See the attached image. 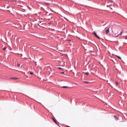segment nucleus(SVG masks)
Here are the masks:
<instances>
[{
  "instance_id": "2",
  "label": "nucleus",
  "mask_w": 127,
  "mask_h": 127,
  "mask_svg": "<svg viewBox=\"0 0 127 127\" xmlns=\"http://www.w3.org/2000/svg\"><path fill=\"white\" fill-rule=\"evenodd\" d=\"M93 33L94 34V35L96 37H97V38L98 39H100V37L97 36V35L96 33L95 32H94Z\"/></svg>"
},
{
  "instance_id": "15",
  "label": "nucleus",
  "mask_w": 127,
  "mask_h": 127,
  "mask_svg": "<svg viewBox=\"0 0 127 127\" xmlns=\"http://www.w3.org/2000/svg\"><path fill=\"white\" fill-rule=\"evenodd\" d=\"M6 49V47H4L3 48V50H5Z\"/></svg>"
},
{
  "instance_id": "14",
  "label": "nucleus",
  "mask_w": 127,
  "mask_h": 127,
  "mask_svg": "<svg viewBox=\"0 0 127 127\" xmlns=\"http://www.w3.org/2000/svg\"><path fill=\"white\" fill-rule=\"evenodd\" d=\"M124 37L125 39H127V36H124Z\"/></svg>"
},
{
  "instance_id": "7",
  "label": "nucleus",
  "mask_w": 127,
  "mask_h": 127,
  "mask_svg": "<svg viewBox=\"0 0 127 127\" xmlns=\"http://www.w3.org/2000/svg\"><path fill=\"white\" fill-rule=\"evenodd\" d=\"M115 84H116V85L118 86L119 85V83L117 81H116L115 82Z\"/></svg>"
},
{
  "instance_id": "9",
  "label": "nucleus",
  "mask_w": 127,
  "mask_h": 127,
  "mask_svg": "<svg viewBox=\"0 0 127 127\" xmlns=\"http://www.w3.org/2000/svg\"><path fill=\"white\" fill-rule=\"evenodd\" d=\"M116 56L119 59H120L121 60V58L119 56H117V55H116Z\"/></svg>"
},
{
  "instance_id": "8",
  "label": "nucleus",
  "mask_w": 127,
  "mask_h": 127,
  "mask_svg": "<svg viewBox=\"0 0 127 127\" xmlns=\"http://www.w3.org/2000/svg\"><path fill=\"white\" fill-rule=\"evenodd\" d=\"M63 88H68V87L67 86H64L62 87Z\"/></svg>"
},
{
  "instance_id": "4",
  "label": "nucleus",
  "mask_w": 127,
  "mask_h": 127,
  "mask_svg": "<svg viewBox=\"0 0 127 127\" xmlns=\"http://www.w3.org/2000/svg\"><path fill=\"white\" fill-rule=\"evenodd\" d=\"M10 79H12L13 80H16V79H18V78H9Z\"/></svg>"
},
{
  "instance_id": "17",
  "label": "nucleus",
  "mask_w": 127,
  "mask_h": 127,
  "mask_svg": "<svg viewBox=\"0 0 127 127\" xmlns=\"http://www.w3.org/2000/svg\"><path fill=\"white\" fill-rule=\"evenodd\" d=\"M84 82L86 83H89V82H88V81H87V82L85 81V82Z\"/></svg>"
},
{
  "instance_id": "12",
  "label": "nucleus",
  "mask_w": 127,
  "mask_h": 127,
  "mask_svg": "<svg viewBox=\"0 0 127 127\" xmlns=\"http://www.w3.org/2000/svg\"><path fill=\"white\" fill-rule=\"evenodd\" d=\"M45 4L47 5H49L50 4V3H45Z\"/></svg>"
},
{
  "instance_id": "1",
  "label": "nucleus",
  "mask_w": 127,
  "mask_h": 127,
  "mask_svg": "<svg viewBox=\"0 0 127 127\" xmlns=\"http://www.w3.org/2000/svg\"><path fill=\"white\" fill-rule=\"evenodd\" d=\"M111 29L112 32H116V31H117L118 32L119 31L121 30V32L120 33V35H121L122 33V29L121 27L119 26H117L115 25H113L112 26Z\"/></svg>"
},
{
  "instance_id": "13",
  "label": "nucleus",
  "mask_w": 127,
  "mask_h": 127,
  "mask_svg": "<svg viewBox=\"0 0 127 127\" xmlns=\"http://www.w3.org/2000/svg\"><path fill=\"white\" fill-rule=\"evenodd\" d=\"M58 68L59 69H61V70H62L63 69V68H61L60 67H58Z\"/></svg>"
},
{
  "instance_id": "11",
  "label": "nucleus",
  "mask_w": 127,
  "mask_h": 127,
  "mask_svg": "<svg viewBox=\"0 0 127 127\" xmlns=\"http://www.w3.org/2000/svg\"><path fill=\"white\" fill-rule=\"evenodd\" d=\"M85 74L87 75H89V73L88 72H87L85 73Z\"/></svg>"
},
{
  "instance_id": "5",
  "label": "nucleus",
  "mask_w": 127,
  "mask_h": 127,
  "mask_svg": "<svg viewBox=\"0 0 127 127\" xmlns=\"http://www.w3.org/2000/svg\"><path fill=\"white\" fill-rule=\"evenodd\" d=\"M52 119H53V120L54 122L56 124H57V122H56V120L55 119L53 118H52Z\"/></svg>"
},
{
  "instance_id": "6",
  "label": "nucleus",
  "mask_w": 127,
  "mask_h": 127,
  "mask_svg": "<svg viewBox=\"0 0 127 127\" xmlns=\"http://www.w3.org/2000/svg\"><path fill=\"white\" fill-rule=\"evenodd\" d=\"M114 117L115 120L116 121L118 120V117H117L116 116H114Z\"/></svg>"
},
{
  "instance_id": "3",
  "label": "nucleus",
  "mask_w": 127,
  "mask_h": 127,
  "mask_svg": "<svg viewBox=\"0 0 127 127\" xmlns=\"http://www.w3.org/2000/svg\"><path fill=\"white\" fill-rule=\"evenodd\" d=\"M109 28L108 29L105 31V33L106 34L109 32Z\"/></svg>"
},
{
  "instance_id": "16",
  "label": "nucleus",
  "mask_w": 127,
  "mask_h": 127,
  "mask_svg": "<svg viewBox=\"0 0 127 127\" xmlns=\"http://www.w3.org/2000/svg\"><path fill=\"white\" fill-rule=\"evenodd\" d=\"M33 72H30V74H33Z\"/></svg>"
},
{
  "instance_id": "10",
  "label": "nucleus",
  "mask_w": 127,
  "mask_h": 127,
  "mask_svg": "<svg viewBox=\"0 0 127 127\" xmlns=\"http://www.w3.org/2000/svg\"><path fill=\"white\" fill-rule=\"evenodd\" d=\"M20 65V64H19L18 63H17V66L18 67H19Z\"/></svg>"
}]
</instances>
